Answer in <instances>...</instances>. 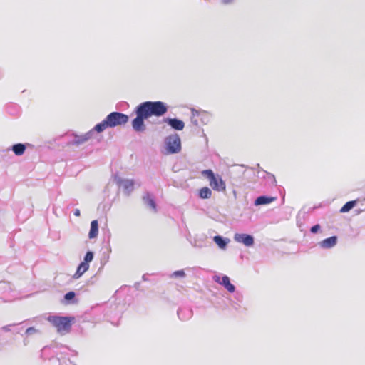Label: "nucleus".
<instances>
[{"instance_id":"25","label":"nucleus","mask_w":365,"mask_h":365,"mask_svg":"<svg viewBox=\"0 0 365 365\" xmlns=\"http://www.w3.org/2000/svg\"><path fill=\"white\" fill-rule=\"evenodd\" d=\"M321 228V226L319 224H316L314 225H313L311 228H310V232L313 234H316L319 232V230H320Z\"/></svg>"},{"instance_id":"1","label":"nucleus","mask_w":365,"mask_h":365,"mask_svg":"<svg viewBox=\"0 0 365 365\" xmlns=\"http://www.w3.org/2000/svg\"><path fill=\"white\" fill-rule=\"evenodd\" d=\"M168 111V106L161 101H147L139 103L134 109L136 117L132 120L133 129L137 133L144 132L146 129L145 120L155 116L163 117Z\"/></svg>"},{"instance_id":"16","label":"nucleus","mask_w":365,"mask_h":365,"mask_svg":"<svg viewBox=\"0 0 365 365\" xmlns=\"http://www.w3.org/2000/svg\"><path fill=\"white\" fill-rule=\"evenodd\" d=\"M98 222L97 220H94L91 222L90 231L88 233V237L93 239L98 236Z\"/></svg>"},{"instance_id":"32","label":"nucleus","mask_w":365,"mask_h":365,"mask_svg":"<svg viewBox=\"0 0 365 365\" xmlns=\"http://www.w3.org/2000/svg\"><path fill=\"white\" fill-rule=\"evenodd\" d=\"M231 0H223V2L225 4L230 3Z\"/></svg>"},{"instance_id":"30","label":"nucleus","mask_w":365,"mask_h":365,"mask_svg":"<svg viewBox=\"0 0 365 365\" xmlns=\"http://www.w3.org/2000/svg\"><path fill=\"white\" fill-rule=\"evenodd\" d=\"M75 216L79 217L81 215V211L79 209H76L73 212Z\"/></svg>"},{"instance_id":"3","label":"nucleus","mask_w":365,"mask_h":365,"mask_svg":"<svg viewBox=\"0 0 365 365\" xmlns=\"http://www.w3.org/2000/svg\"><path fill=\"white\" fill-rule=\"evenodd\" d=\"M47 320L56 328L58 333L64 335L71 331L75 317L73 316L50 315Z\"/></svg>"},{"instance_id":"35","label":"nucleus","mask_w":365,"mask_h":365,"mask_svg":"<svg viewBox=\"0 0 365 365\" xmlns=\"http://www.w3.org/2000/svg\"><path fill=\"white\" fill-rule=\"evenodd\" d=\"M108 251L111 252V247L110 246L108 247Z\"/></svg>"},{"instance_id":"27","label":"nucleus","mask_w":365,"mask_h":365,"mask_svg":"<svg viewBox=\"0 0 365 365\" xmlns=\"http://www.w3.org/2000/svg\"><path fill=\"white\" fill-rule=\"evenodd\" d=\"M235 298L239 301V302H241L242 299V295L241 293L240 292H237L235 294Z\"/></svg>"},{"instance_id":"8","label":"nucleus","mask_w":365,"mask_h":365,"mask_svg":"<svg viewBox=\"0 0 365 365\" xmlns=\"http://www.w3.org/2000/svg\"><path fill=\"white\" fill-rule=\"evenodd\" d=\"M215 282L223 286L229 292L233 293L235 291V286L230 282V279L227 275H223L222 277L215 275L213 277Z\"/></svg>"},{"instance_id":"13","label":"nucleus","mask_w":365,"mask_h":365,"mask_svg":"<svg viewBox=\"0 0 365 365\" xmlns=\"http://www.w3.org/2000/svg\"><path fill=\"white\" fill-rule=\"evenodd\" d=\"M212 240L215 242V243L217 245L219 248L222 250H225L227 247V245L230 242V240L229 238L225 237L219 235L214 236Z\"/></svg>"},{"instance_id":"5","label":"nucleus","mask_w":365,"mask_h":365,"mask_svg":"<svg viewBox=\"0 0 365 365\" xmlns=\"http://www.w3.org/2000/svg\"><path fill=\"white\" fill-rule=\"evenodd\" d=\"M96 130H94V128L89 130L88 132L82 134V135H77L73 134V138L69 143L72 145L79 146L85 143H86L88 140L91 139L94 135V133Z\"/></svg>"},{"instance_id":"7","label":"nucleus","mask_w":365,"mask_h":365,"mask_svg":"<svg viewBox=\"0 0 365 365\" xmlns=\"http://www.w3.org/2000/svg\"><path fill=\"white\" fill-rule=\"evenodd\" d=\"M233 238L235 242L242 243L246 247H252L255 244V238L250 234L235 233Z\"/></svg>"},{"instance_id":"17","label":"nucleus","mask_w":365,"mask_h":365,"mask_svg":"<svg viewBox=\"0 0 365 365\" xmlns=\"http://www.w3.org/2000/svg\"><path fill=\"white\" fill-rule=\"evenodd\" d=\"M89 269V264L81 262L76 269V273L73 275L74 279H78L81 277L88 269Z\"/></svg>"},{"instance_id":"18","label":"nucleus","mask_w":365,"mask_h":365,"mask_svg":"<svg viewBox=\"0 0 365 365\" xmlns=\"http://www.w3.org/2000/svg\"><path fill=\"white\" fill-rule=\"evenodd\" d=\"M357 203L356 200H351L346 202L340 209V212L345 213L349 212L351 209H353Z\"/></svg>"},{"instance_id":"6","label":"nucleus","mask_w":365,"mask_h":365,"mask_svg":"<svg viewBox=\"0 0 365 365\" xmlns=\"http://www.w3.org/2000/svg\"><path fill=\"white\" fill-rule=\"evenodd\" d=\"M114 180L118 185L122 187L125 195H129L134 189L135 182L133 180L123 179L117 175L115 176Z\"/></svg>"},{"instance_id":"20","label":"nucleus","mask_w":365,"mask_h":365,"mask_svg":"<svg viewBox=\"0 0 365 365\" xmlns=\"http://www.w3.org/2000/svg\"><path fill=\"white\" fill-rule=\"evenodd\" d=\"M76 293L73 291H70L64 295V300L66 304L75 303Z\"/></svg>"},{"instance_id":"9","label":"nucleus","mask_w":365,"mask_h":365,"mask_svg":"<svg viewBox=\"0 0 365 365\" xmlns=\"http://www.w3.org/2000/svg\"><path fill=\"white\" fill-rule=\"evenodd\" d=\"M163 122L175 130H182L185 128V123L177 118H165L163 119Z\"/></svg>"},{"instance_id":"21","label":"nucleus","mask_w":365,"mask_h":365,"mask_svg":"<svg viewBox=\"0 0 365 365\" xmlns=\"http://www.w3.org/2000/svg\"><path fill=\"white\" fill-rule=\"evenodd\" d=\"M94 257V253L92 251H87L82 262L89 264L93 261Z\"/></svg>"},{"instance_id":"19","label":"nucleus","mask_w":365,"mask_h":365,"mask_svg":"<svg viewBox=\"0 0 365 365\" xmlns=\"http://www.w3.org/2000/svg\"><path fill=\"white\" fill-rule=\"evenodd\" d=\"M212 195L211 190L207 187H204L199 190V197L201 199H208Z\"/></svg>"},{"instance_id":"24","label":"nucleus","mask_w":365,"mask_h":365,"mask_svg":"<svg viewBox=\"0 0 365 365\" xmlns=\"http://www.w3.org/2000/svg\"><path fill=\"white\" fill-rule=\"evenodd\" d=\"M38 330H37L35 327H31L26 329L25 334L26 335H31L36 333H38Z\"/></svg>"},{"instance_id":"11","label":"nucleus","mask_w":365,"mask_h":365,"mask_svg":"<svg viewBox=\"0 0 365 365\" xmlns=\"http://www.w3.org/2000/svg\"><path fill=\"white\" fill-rule=\"evenodd\" d=\"M338 237L336 235L327 237L319 242V245L322 249H331L337 244Z\"/></svg>"},{"instance_id":"2","label":"nucleus","mask_w":365,"mask_h":365,"mask_svg":"<svg viewBox=\"0 0 365 365\" xmlns=\"http://www.w3.org/2000/svg\"><path fill=\"white\" fill-rule=\"evenodd\" d=\"M129 120L128 115L123 113L113 111L109 113L106 118L94 126L96 133H100L108 128H115L126 124Z\"/></svg>"},{"instance_id":"14","label":"nucleus","mask_w":365,"mask_h":365,"mask_svg":"<svg viewBox=\"0 0 365 365\" xmlns=\"http://www.w3.org/2000/svg\"><path fill=\"white\" fill-rule=\"evenodd\" d=\"M274 197L267 196V195H261L257 197L255 200V205H268L274 200Z\"/></svg>"},{"instance_id":"36","label":"nucleus","mask_w":365,"mask_h":365,"mask_svg":"<svg viewBox=\"0 0 365 365\" xmlns=\"http://www.w3.org/2000/svg\"><path fill=\"white\" fill-rule=\"evenodd\" d=\"M272 178L274 179V181L276 182L275 179H274V175H272Z\"/></svg>"},{"instance_id":"23","label":"nucleus","mask_w":365,"mask_h":365,"mask_svg":"<svg viewBox=\"0 0 365 365\" xmlns=\"http://www.w3.org/2000/svg\"><path fill=\"white\" fill-rule=\"evenodd\" d=\"M185 276H186L185 272H184V270L181 269V270H177V271L173 272L170 274V277L171 278H178V277L183 278Z\"/></svg>"},{"instance_id":"15","label":"nucleus","mask_w":365,"mask_h":365,"mask_svg":"<svg viewBox=\"0 0 365 365\" xmlns=\"http://www.w3.org/2000/svg\"><path fill=\"white\" fill-rule=\"evenodd\" d=\"M26 149V144L24 143H16L11 146V150L17 156L22 155Z\"/></svg>"},{"instance_id":"22","label":"nucleus","mask_w":365,"mask_h":365,"mask_svg":"<svg viewBox=\"0 0 365 365\" xmlns=\"http://www.w3.org/2000/svg\"><path fill=\"white\" fill-rule=\"evenodd\" d=\"M201 173L202 176L207 178L209 181H210L215 176L214 172L210 169L204 170L201 172Z\"/></svg>"},{"instance_id":"33","label":"nucleus","mask_w":365,"mask_h":365,"mask_svg":"<svg viewBox=\"0 0 365 365\" xmlns=\"http://www.w3.org/2000/svg\"><path fill=\"white\" fill-rule=\"evenodd\" d=\"M2 76H3V72H2L1 69H0V78H1Z\"/></svg>"},{"instance_id":"26","label":"nucleus","mask_w":365,"mask_h":365,"mask_svg":"<svg viewBox=\"0 0 365 365\" xmlns=\"http://www.w3.org/2000/svg\"><path fill=\"white\" fill-rule=\"evenodd\" d=\"M14 325H15V324L3 326L1 327V330H3L5 332H9L11 331V327H12Z\"/></svg>"},{"instance_id":"29","label":"nucleus","mask_w":365,"mask_h":365,"mask_svg":"<svg viewBox=\"0 0 365 365\" xmlns=\"http://www.w3.org/2000/svg\"><path fill=\"white\" fill-rule=\"evenodd\" d=\"M191 122L192 124H194L195 125L197 126L198 125V121L197 119H195V118L193 117H191Z\"/></svg>"},{"instance_id":"4","label":"nucleus","mask_w":365,"mask_h":365,"mask_svg":"<svg viewBox=\"0 0 365 365\" xmlns=\"http://www.w3.org/2000/svg\"><path fill=\"white\" fill-rule=\"evenodd\" d=\"M165 144L167 152L170 154H175L181 150V140L177 133L167 136L165 138Z\"/></svg>"},{"instance_id":"10","label":"nucleus","mask_w":365,"mask_h":365,"mask_svg":"<svg viewBox=\"0 0 365 365\" xmlns=\"http://www.w3.org/2000/svg\"><path fill=\"white\" fill-rule=\"evenodd\" d=\"M210 185L214 190L221 192L225 190V183L220 175H215L210 181Z\"/></svg>"},{"instance_id":"34","label":"nucleus","mask_w":365,"mask_h":365,"mask_svg":"<svg viewBox=\"0 0 365 365\" xmlns=\"http://www.w3.org/2000/svg\"><path fill=\"white\" fill-rule=\"evenodd\" d=\"M143 280H147V279H146V275H145V274H144V275L143 276Z\"/></svg>"},{"instance_id":"12","label":"nucleus","mask_w":365,"mask_h":365,"mask_svg":"<svg viewBox=\"0 0 365 365\" xmlns=\"http://www.w3.org/2000/svg\"><path fill=\"white\" fill-rule=\"evenodd\" d=\"M142 200L143 203L146 206L150 207L154 212H157V205L155 201L154 197L151 193H150L149 192H146L143 196Z\"/></svg>"},{"instance_id":"31","label":"nucleus","mask_w":365,"mask_h":365,"mask_svg":"<svg viewBox=\"0 0 365 365\" xmlns=\"http://www.w3.org/2000/svg\"><path fill=\"white\" fill-rule=\"evenodd\" d=\"M238 307H240V305H239L238 304H237V303H236V304H233V307H234L235 309H237L238 308Z\"/></svg>"},{"instance_id":"28","label":"nucleus","mask_w":365,"mask_h":365,"mask_svg":"<svg viewBox=\"0 0 365 365\" xmlns=\"http://www.w3.org/2000/svg\"><path fill=\"white\" fill-rule=\"evenodd\" d=\"M192 113V117L195 118V116H197L199 115V112L195 110V108L191 109Z\"/></svg>"}]
</instances>
